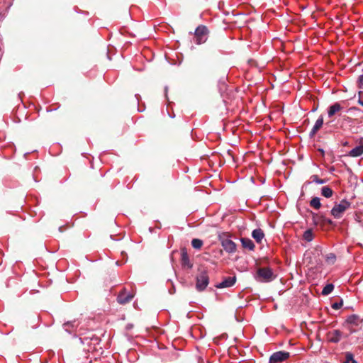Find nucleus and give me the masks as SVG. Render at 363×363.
<instances>
[{
	"instance_id": "11",
	"label": "nucleus",
	"mask_w": 363,
	"mask_h": 363,
	"mask_svg": "<svg viewBox=\"0 0 363 363\" xmlns=\"http://www.w3.org/2000/svg\"><path fill=\"white\" fill-rule=\"evenodd\" d=\"M133 298L132 294H126L125 289L121 291L117 297V301L120 304L125 305L129 303Z\"/></svg>"
},
{
	"instance_id": "32",
	"label": "nucleus",
	"mask_w": 363,
	"mask_h": 363,
	"mask_svg": "<svg viewBox=\"0 0 363 363\" xmlns=\"http://www.w3.org/2000/svg\"><path fill=\"white\" fill-rule=\"evenodd\" d=\"M318 151L320 152L323 156L324 155V151L323 149H318Z\"/></svg>"
},
{
	"instance_id": "21",
	"label": "nucleus",
	"mask_w": 363,
	"mask_h": 363,
	"mask_svg": "<svg viewBox=\"0 0 363 363\" xmlns=\"http://www.w3.org/2000/svg\"><path fill=\"white\" fill-rule=\"evenodd\" d=\"M334 289V285L333 284H328L324 286L321 292L322 295L327 296L330 294Z\"/></svg>"
},
{
	"instance_id": "6",
	"label": "nucleus",
	"mask_w": 363,
	"mask_h": 363,
	"mask_svg": "<svg viewBox=\"0 0 363 363\" xmlns=\"http://www.w3.org/2000/svg\"><path fill=\"white\" fill-rule=\"evenodd\" d=\"M313 221L315 225H319L322 227H324L326 225L330 226H335V223L332 220L325 217L323 215H318L317 213H313Z\"/></svg>"
},
{
	"instance_id": "24",
	"label": "nucleus",
	"mask_w": 363,
	"mask_h": 363,
	"mask_svg": "<svg viewBox=\"0 0 363 363\" xmlns=\"http://www.w3.org/2000/svg\"><path fill=\"white\" fill-rule=\"evenodd\" d=\"M343 363H357V362L354 359V355L351 352L345 353V361Z\"/></svg>"
},
{
	"instance_id": "13",
	"label": "nucleus",
	"mask_w": 363,
	"mask_h": 363,
	"mask_svg": "<svg viewBox=\"0 0 363 363\" xmlns=\"http://www.w3.org/2000/svg\"><path fill=\"white\" fill-rule=\"evenodd\" d=\"M323 125V117L320 116L318 120L315 121V125H313L311 133L310 136L313 137L316 133L321 128Z\"/></svg>"
},
{
	"instance_id": "20",
	"label": "nucleus",
	"mask_w": 363,
	"mask_h": 363,
	"mask_svg": "<svg viewBox=\"0 0 363 363\" xmlns=\"http://www.w3.org/2000/svg\"><path fill=\"white\" fill-rule=\"evenodd\" d=\"M310 206L315 209H319L321 206L320 199L318 197L313 198L310 201Z\"/></svg>"
},
{
	"instance_id": "12",
	"label": "nucleus",
	"mask_w": 363,
	"mask_h": 363,
	"mask_svg": "<svg viewBox=\"0 0 363 363\" xmlns=\"http://www.w3.org/2000/svg\"><path fill=\"white\" fill-rule=\"evenodd\" d=\"M236 281L235 277H228L225 278L223 281L216 285L217 288H226L232 286Z\"/></svg>"
},
{
	"instance_id": "16",
	"label": "nucleus",
	"mask_w": 363,
	"mask_h": 363,
	"mask_svg": "<svg viewBox=\"0 0 363 363\" xmlns=\"http://www.w3.org/2000/svg\"><path fill=\"white\" fill-rule=\"evenodd\" d=\"M242 246L244 248L248 249L250 250H254L255 246L253 242L250 239L247 238H242L240 240Z\"/></svg>"
},
{
	"instance_id": "9",
	"label": "nucleus",
	"mask_w": 363,
	"mask_h": 363,
	"mask_svg": "<svg viewBox=\"0 0 363 363\" xmlns=\"http://www.w3.org/2000/svg\"><path fill=\"white\" fill-rule=\"evenodd\" d=\"M221 245L223 249L228 252V253H233L236 251L237 245L236 244L230 239H223L221 240Z\"/></svg>"
},
{
	"instance_id": "1",
	"label": "nucleus",
	"mask_w": 363,
	"mask_h": 363,
	"mask_svg": "<svg viewBox=\"0 0 363 363\" xmlns=\"http://www.w3.org/2000/svg\"><path fill=\"white\" fill-rule=\"evenodd\" d=\"M303 263L310 269L316 268L322 264V251L316 247L313 250L306 251L303 256Z\"/></svg>"
},
{
	"instance_id": "3",
	"label": "nucleus",
	"mask_w": 363,
	"mask_h": 363,
	"mask_svg": "<svg viewBox=\"0 0 363 363\" xmlns=\"http://www.w3.org/2000/svg\"><path fill=\"white\" fill-rule=\"evenodd\" d=\"M208 33V28L205 26H199L194 32L196 43L199 45L205 43L207 40Z\"/></svg>"
},
{
	"instance_id": "4",
	"label": "nucleus",
	"mask_w": 363,
	"mask_h": 363,
	"mask_svg": "<svg viewBox=\"0 0 363 363\" xmlns=\"http://www.w3.org/2000/svg\"><path fill=\"white\" fill-rule=\"evenodd\" d=\"M257 275L259 278L262 279L261 281L265 282H269L275 278L272 270L269 267H262L258 269Z\"/></svg>"
},
{
	"instance_id": "7",
	"label": "nucleus",
	"mask_w": 363,
	"mask_h": 363,
	"mask_svg": "<svg viewBox=\"0 0 363 363\" xmlns=\"http://www.w3.org/2000/svg\"><path fill=\"white\" fill-rule=\"evenodd\" d=\"M289 352L285 351H279L273 353L270 358L269 363H280L287 359L289 357Z\"/></svg>"
},
{
	"instance_id": "25",
	"label": "nucleus",
	"mask_w": 363,
	"mask_h": 363,
	"mask_svg": "<svg viewBox=\"0 0 363 363\" xmlns=\"http://www.w3.org/2000/svg\"><path fill=\"white\" fill-rule=\"evenodd\" d=\"M325 261L328 264H333L336 261V256L334 253H330L327 255Z\"/></svg>"
},
{
	"instance_id": "5",
	"label": "nucleus",
	"mask_w": 363,
	"mask_h": 363,
	"mask_svg": "<svg viewBox=\"0 0 363 363\" xmlns=\"http://www.w3.org/2000/svg\"><path fill=\"white\" fill-rule=\"evenodd\" d=\"M209 278L206 272H202L196 277V289L199 291L204 290L208 286Z\"/></svg>"
},
{
	"instance_id": "8",
	"label": "nucleus",
	"mask_w": 363,
	"mask_h": 363,
	"mask_svg": "<svg viewBox=\"0 0 363 363\" xmlns=\"http://www.w3.org/2000/svg\"><path fill=\"white\" fill-rule=\"evenodd\" d=\"M327 339L330 342L337 343L340 341L342 333L340 330L329 331L327 335Z\"/></svg>"
},
{
	"instance_id": "10",
	"label": "nucleus",
	"mask_w": 363,
	"mask_h": 363,
	"mask_svg": "<svg viewBox=\"0 0 363 363\" xmlns=\"http://www.w3.org/2000/svg\"><path fill=\"white\" fill-rule=\"evenodd\" d=\"M181 264L182 267L187 268V269H191L193 267V264L191 263L187 250L185 247H183L181 249Z\"/></svg>"
},
{
	"instance_id": "23",
	"label": "nucleus",
	"mask_w": 363,
	"mask_h": 363,
	"mask_svg": "<svg viewBox=\"0 0 363 363\" xmlns=\"http://www.w3.org/2000/svg\"><path fill=\"white\" fill-rule=\"evenodd\" d=\"M191 245L194 249H201L203 245V241L200 239L194 238L191 241Z\"/></svg>"
},
{
	"instance_id": "26",
	"label": "nucleus",
	"mask_w": 363,
	"mask_h": 363,
	"mask_svg": "<svg viewBox=\"0 0 363 363\" xmlns=\"http://www.w3.org/2000/svg\"><path fill=\"white\" fill-rule=\"evenodd\" d=\"M75 321H73V322H67V323H65L63 324V326L64 328H65V330L67 331H69L70 332V328H73L74 327H76L77 325H75Z\"/></svg>"
},
{
	"instance_id": "15",
	"label": "nucleus",
	"mask_w": 363,
	"mask_h": 363,
	"mask_svg": "<svg viewBox=\"0 0 363 363\" xmlns=\"http://www.w3.org/2000/svg\"><path fill=\"white\" fill-rule=\"evenodd\" d=\"M252 236L257 243H261L264 237V233L262 229L257 228L252 231Z\"/></svg>"
},
{
	"instance_id": "18",
	"label": "nucleus",
	"mask_w": 363,
	"mask_h": 363,
	"mask_svg": "<svg viewBox=\"0 0 363 363\" xmlns=\"http://www.w3.org/2000/svg\"><path fill=\"white\" fill-rule=\"evenodd\" d=\"M333 191L328 186H323L321 189V194L325 198H330L333 196Z\"/></svg>"
},
{
	"instance_id": "28",
	"label": "nucleus",
	"mask_w": 363,
	"mask_h": 363,
	"mask_svg": "<svg viewBox=\"0 0 363 363\" xmlns=\"http://www.w3.org/2000/svg\"><path fill=\"white\" fill-rule=\"evenodd\" d=\"M343 305V301L341 300L340 302H336L332 304V308L335 310L340 309Z\"/></svg>"
},
{
	"instance_id": "2",
	"label": "nucleus",
	"mask_w": 363,
	"mask_h": 363,
	"mask_svg": "<svg viewBox=\"0 0 363 363\" xmlns=\"http://www.w3.org/2000/svg\"><path fill=\"white\" fill-rule=\"evenodd\" d=\"M351 203L347 200H342L340 203H336L331 210V214L335 218L342 217L344 212L348 209Z\"/></svg>"
},
{
	"instance_id": "19",
	"label": "nucleus",
	"mask_w": 363,
	"mask_h": 363,
	"mask_svg": "<svg viewBox=\"0 0 363 363\" xmlns=\"http://www.w3.org/2000/svg\"><path fill=\"white\" fill-rule=\"evenodd\" d=\"M303 238L307 241L311 242L313 239V233L312 229H308L306 230L303 235Z\"/></svg>"
},
{
	"instance_id": "30",
	"label": "nucleus",
	"mask_w": 363,
	"mask_h": 363,
	"mask_svg": "<svg viewBox=\"0 0 363 363\" xmlns=\"http://www.w3.org/2000/svg\"><path fill=\"white\" fill-rule=\"evenodd\" d=\"M358 81L360 84L363 85V74L359 77Z\"/></svg>"
},
{
	"instance_id": "31",
	"label": "nucleus",
	"mask_w": 363,
	"mask_h": 363,
	"mask_svg": "<svg viewBox=\"0 0 363 363\" xmlns=\"http://www.w3.org/2000/svg\"><path fill=\"white\" fill-rule=\"evenodd\" d=\"M358 103L363 106V98H359Z\"/></svg>"
},
{
	"instance_id": "17",
	"label": "nucleus",
	"mask_w": 363,
	"mask_h": 363,
	"mask_svg": "<svg viewBox=\"0 0 363 363\" xmlns=\"http://www.w3.org/2000/svg\"><path fill=\"white\" fill-rule=\"evenodd\" d=\"M363 154V145H359L351 150L349 155L351 157H359Z\"/></svg>"
},
{
	"instance_id": "27",
	"label": "nucleus",
	"mask_w": 363,
	"mask_h": 363,
	"mask_svg": "<svg viewBox=\"0 0 363 363\" xmlns=\"http://www.w3.org/2000/svg\"><path fill=\"white\" fill-rule=\"evenodd\" d=\"M311 179H312V182H313L316 184H322L325 183V181L324 179H320L317 175H313L311 177Z\"/></svg>"
},
{
	"instance_id": "22",
	"label": "nucleus",
	"mask_w": 363,
	"mask_h": 363,
	"mask_svg": "<svg viewBox=\"0 0 363 363\" xmlns=\"http://www.w3.org/2000/svg\"><path fill=\"white\" fill-rule=\"evenodd\" d=\"M359 318L357 315H351L347 318V323L358 325Z\"/></svg>"
},
{
	"instance_id": "14",
	"label": "nucleus",
	"mask_w": 363,
	"mask_h": 363,
	"mask_svg": "<svg viewBox=\"0 0 363 363\" xmlns=\"http://www.w3.org/2000/svg\"><path fill=\"white\" fill-rule=\"evenodd\" d=\"M342 109V106H341V104L340 103L336 102V103L333 104L328 108V116L329 117L333 116L335 114L338 113Z\"/></svg>"
},
{
	"instance_id": "29",
	"label": "nucleus",
	"mask_w": 363,
	"mask_h": 363,
	"mask_svg": "<svg viewBox=\"0 0 363 363\" xmlns=\"http://www.w3.org/2000/svg\"><path fill=\"white\" fill-rule=\"evenodd\" d=\"M342 121H347V122H350L352 121V118L347 116H343Z\"/></svg>"
}]
</instances>
